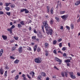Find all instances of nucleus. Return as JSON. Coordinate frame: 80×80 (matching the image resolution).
<instances>
[{"label": "nucleus", "mask_w": 80, "mask_h": 80, "mask_svg": "<svg viewBox=\"0 0 80 80\" xmlns=\"http://www.w3.org/2000/svg\"><path fill=\"white\" fill-rule=\"evenodd\" d=\"M43 25H42L41 27L43 30V33H45V31L44 30V27H45L46 31V33L48 35L50 34L51 35H52V33H53V30L52 29H50V27L48 28V22L47 21H46L45 22H43Z\"/></svg>", "instance_id": "1"}, {"label": "nucleus", "mask_w": 80, "mask_h": 80, "mask_svg": "<svg viewBox=\"0 0 80 80\" xmlns=\"http://www.w3.org/2000/svg\"><path fill=\"white\" fill-rule=\"evenodd\" d=\"M34 61L37 63H40L42 62V60H40L38 58H36L34 59Z\"/></svg>", "instance_id": "2"}, {"label": "nucleus", "mask_w": 80, "mask_h": 80, "mask_svg": "<svg viewBox=\"0 0 80 80\" xmlns=\"http://www.w3.org/2000/svg\"><path fill=\"white\" fill-rule=\"evenodd\" d=\"M55 59L57 62H59L58 63L59 65H60L61 63H62V60L61 59H60L57 57H55Z\"/></svg>", "instance_id": "3"}, {"label": "nucleus", "mask_w": 80, "mask_h": 80, "mask_svg": "<svg viewBox=\"0 0 80 80\" xmlns=\"http://www.w3.org/2000/svg\"><path fill=\"white\" fill-rule=\"evenodd\" d=\"M69 58H70V59H67L65 61V62L66 63H69V62H71L70 60H72V58L71 57H69Z\"/></svg>", "instance_id": "4"}, {"label": "nucleus", "mask_w": 80, "mask_h": 80, "mask_svg": "<svg viewBox=\"0 0 80 80\" xmlns=\"http://www.w3.org/2000/svg\"><path fill=\"white\" fill-rule=\"evenodd\" d=\"M30 75H32V78H33L35 77V72H30Z\"/></svg>", "instance_id": "5"}, {"label": "nucleus", "mask_w": 80, "mask_h": 80, "mask_svg": "<svg viewBox=\"0 0 80 80\" xmlns=\"http://www.w3.org/2000/svg\"><path fill=\"white\" fill-rule=\"evenodd\" d=\"M42 76L39 75L38 76L37 78L38 80H42Z\"/></svg>", "instance_id": "6"}, {"label": "nucleus", "mask_w": 80, "mask_h": 80, "mask_svg": "<svg viewBox=\"0 0 80 80\" xmlns=\"http://www.w3.org/2000/svg\"><path fill=\"white\" fill-rule=\"evenodd\" d=\"M23 49L22 47H20L19 48H18V51L20 52V53H22V50Z\"/></svg>", "instance_id": "7"}, {"label": "nucleus", "mask_w": 80, "mask_h": 80, "mask_svg": "<svg viewBox=\"0 0 80 80\" xmlns=\"http://www.w3.org/2000/svg\"><path fill=\"white\" fill-rule=\"evenodd\" d=\"M22 77H23V78L24 80H27V79L25 77V74H23L22 76Z\"/></svg>", "instance_id": "8"}, {"label": "nucleus", "mask_w": 80, "mask_h": 80, "mask_svg": "<svg viewBox=\"0 0 80 80\" xmlns=\"http://www.w3.org/2000/svg\"><path fill=\"white\" fill-rule=\"evenodd\" d=\"M2 37L3 38V40H7V37L6 36L2 35Z\"/></svg>", "instance_id": "9"}, {"label": "nucleus", "mask_w": 80, "mask_h": 80, "mask_svg": "<svg viewBox=\"0 0 80 80\" xmlns=\"http://www.w3.org/2000/svg\"><path fill=\"white\" fill-rule=\"evenodd\" d=\"M3 72H4L3 70L1 68L0 69V73L1 74V75H3Z\"/></svg>", "instance_id": "10"}, {"label": "nucleus", "mask_w": 80, "mask_h": 80, "mask_svg": "<svg viewBox=\"0 0 80 80\" xmlns=\"http://www.w3.org/2000/svg\"><path fill=\"white\" fill-rule=\"evenodd\" d=\"M80 4V0L79 1H77V2L75 3V5L77 6Z\"/></svg>", "instance_id": "11"}, {"label": "nucleus", "mask_w": 80, "mask_h": 80, "mask_svg": "<svg viewBox=\"0 0 80 80\" xmlns=\"http://www.w3.org/2000/svg\"><path fill=\"white\" fill-rule=\"evenodd\" d=\"M53 22H54V21L53 19H52L51 20L50 22V23L51 25H53Z\"/></svg>", "instance_id": "12"}, {"label": "nucleus", "mask_w": 80, "mask_h": 80, "mask_svg": "<svg viewBox=\"0 0 80 80\" xmlns=\"http://www.w3.org/2000/svg\"><path fill=\"white\" fill-rule=\"evenodd\" d=\"M7 31L8 32H10V33H12V29L11 28H8Z\"/></svg>", "instance_id": "13"}, {"label": "nucleus", "mask_w": 80, "mask_h": 80, "mask_svg": "<svg viewBox=\"0 0 80 80\" xmlns=\"http://www.w3.org/2000/svg\"><path fill=\"white\" fill-rule=\"evenodd\" d=\"M20 62V60H18V59H16L14 62V63H18V62Z\"/></svg>", "instance_id": "14"}, {"label": "nucleus", "mask_w": 80, "mask_h": 80, "mask_svg": "<svg viewBox=\"0 0 80 80\" xmlns=\"http://www.w3.org/2000/svg\"><path fill=\"white\" fill-rule=\"evenodd\" d=\"M37 45H35L34 48V52H35L37 50Z\"/></svg>", "instance_id": "15"}, {"label": "nucleus", "mask_w": 80, "mask_h": 80, "mask_svg": "<svg viewBox=\"0 0 80 80\" xmlns=\"http://www.w3.org/2000/svg\"><path fill=\"white\" fill-rule=\"evenodd\" d=\"M47 8L48 9L47 13H48L50 12V10L49 9H50V8H49V7L48 6H47Z\"/></svg>", "instance_id": "16"}, {"label": "nucleus", "mask_w": 80, "mask_h": 80, "mask_svg": "<svg viewBox=\"0 0 80 80\" xmlns=\"http://www.w3.org/2000/svg\"><path fill=\"white\" fill-rule=\"evenodd\" d=\"M24 21H22L20 22V24L22 25H25V23Z\"/></svg>", "instance_id": "17"}, {"label": "nucleus", "mask_w": 80, "mask_h": 80, "mask_svg": "<svg viewBox=\"0 0 80 80\" xmlns=\"http://www.w3.org/2000/svg\"><path fill=\"white\" fill-rule=\"evenodd\" d=\"M16 49V47H13L12 49V51H14V50H15Z\"/></svg>", "instance_id": "18"}, {"label": "nucleus", "mask_w": 80, "mask_h": 80, "mask_svg": "<svg viewBox=\"0 0 80 80\" xmlns=\"http://www.w3.org/2000/svg\"><path fill=\"white\" fill-rule=\"evenodd\" d=\"M70 77L72 78L73 79H75V78H76V77H75V76H74L73 75H71Z\"/></svg>", "instance_id": "19"}, {"label": "nucleus", "mask_w": 80, "mask_h": 80, "mask_svg": "<svg viewBox=\"0 0 80 80\" xmlns=\"http://www.w3.org/2000/svg\"><path fill=\"white\" fill-rule=\"evenodd\" d=\"M7 11H9L10 10V8L9 7H7L5 8Z\"/></svg>", "instance_id": "20"}, {"label": "nucleus", "mask_w": 80, "mask_h": 80, "mask_svg": "<svg viewBox=\"0 0 80 80\" xmlns=\"http://www.w3.org/2000/svg\"><path fill=\"white\" fill-rule=\"evenodd\" d=\"M45 48H47V47H48V43L46 42L45 43Z\"/></svg>", "instance_id": "21"}, {"label": "nucleus", "mask_w": 80, "mask_h": 80, "mask_svg": "<svg viewBox=\"0 0 80 80\" xmlns=\"http://www.w3.org/2000/svg\"><path fill=\"white\" fill-rule=\"evenodd\" d=\"M55 18L57 22H60V19H59V18L57 17H56Z\"/></svg>", "instance_id": "22"}, {"label": "nucleus", "mask_w": 80, "mask_h": 80, "mask_svg": "<svg viewBox=\"0 0 80 80\" xmlns=\"http://www.w3.org/2000/svg\"><path fill=\"white\" fill-rule=\"evenodd\" d=\"M19 77V76H18V75H17L16 77H15V80H18V79Z\"/></svg>", "instance_id": "23"}, {"label": "nucleus", "mask_w": 80, "mask_h": 80, "mask_svg": "<svg viewBox=\"0 0 80 80\" xmlns=\"http://www.w3.org/2000/svg\"><path fill=\"white\" fill-rule=\"evenodd\" d=\"M64 75L66 77H68V73H67V72H66L65 71L64 72Z\"/></svg>", "instance_id": "24"}, {"label": "nucleus", "mask_w": 80, "mask_h": 80, "mask_svg": "<svg viewBox=\"0 0 80 80\" xmlns=\"http://www.w3.org/2000/svg\"><path fill=\"white\" fill-rule=\"evenodd\" d=\"M38 36L39 38H42V35L38 34Z\"/></svg>", "instance_id": "25"}, {"label": "nucleus", "mask_w": 80, "mask_h": 80, "mask_svg": "<svg viewBox=\"0 0 80 80\" xmlns=\"http://www.w3.org/2000/svg\"><path fill=\"white\" fill-rule=\"evenodd\" d=\"M59 2H60V1H58L57 2V5L56 7V8H57V9L58 8V5L59 4Z\"/></svg>", "instance_id": "26"}, {"label": "nucleus", "mask_w": 80, "mask_h": 80, "mask_svg": "<svg viewBox=\"0 0 80 80\" xmlns=\"http://www.w3.org/2000/svg\"><path fill=\"white\" fill-rule=\"evenodd\" d=\"M27 10V9H22L21 10V12H24V11H25V10Z\"/></svg>", "instance_id": "27"}, {"label": "nucleus", "mask_w": 80, "mask_h": 80, "mask_svg": "<svg viewBox=\"0 0 80 80\" xmlns=\"http://www.w3.org/2000/svg\"><path fill=\"white\" fill-rule=\"evenodd\" d=\"M32 39L35 40H36V36H33L32 38Z\"/></svg>", "instance_id": "28"}, {"label": "nucleus", "mask_w": 80, "mask_h": 80, "mask_svg": "<svg viewBox=\"0 0 80 80\" xmlns=\"http://www.w3.org/2000/svg\"><path fill=\"white\" fill-rule=\"evenodd\" d=\"M57 40H54L53 42V43L54 45H55L57 43Z\"/></svg>", "instance_id": "29"}, {"label": "nucleus", "mask_w": 80, "mask_h": 80, "mask_svg": "<svg viewBox=\"0 0 80 80\" xmlns=\"http://www.w3.org/2000/svg\"><path fill=\"white\" fill-rule=\"evenodd\" d=\"M25 13H29V11L28 10H27V9L26 10H25Z\"/></svg>", "instance_id": "30"}, {"label": "nucleus", "mask_w": 80, "mask_h": 80, "mask_svg": "<svg viewBox=\"0 0 80 80\" xmlns=\"http://www.w3.org/2000/svg\"><path fill=\"white\" fill-rule=\"evenodd\" d=\"M41 50V49H40L39 48H37V52H39Z\"/></svg>", "instance_id": "31"}, {"label": "nucleus", "mask_w": 80, "mask_h": 80, "mask_svg": "<svg viewBox=\"0 0 80 80\" xmlns=\"http://www.w3.org/2000/svg\"><path fill=\"white\" fill-rule=\"evenodd\" d=\"M69 74L70 75V77H71V75H73V72H69Z\"/></svg>", "instance_id": "32"}, {"label": "nucleus", "mask_w": 80, "mask_h": 80, "mask_svg": "<svg viewBox=\"0 0 80 80\" xmlns=\"http://www.w3.org/2000/svg\"><path fill=\"white\" fill-rule=\"evenodd\" d=\"M14 38L15 39V40H18V37H15L14 36Z\"/></svg>", "instance_id": "33"}, {"label": "nucleus", "mask_w": 80, "mask_h": 80, "mask_svg": "<svg viewBox=\"0 0 80 80\" xmlns=\"http://www.w3.org/2000/svg\"><path fill=\"white\" fill-rule=\"evenodd\" d=\"M43 74L42 75V76H43V77H45L46 76V74L45 72H42L41 73V74Z\"/></svg>", "instance_id": "34"}, {"label": "nucleus", "mask_w": 80, "mask_h": 80, "mask_svg": "<svg viewBox=\"0 0 80 80\" xmlns=\"http://www.w3.org/2000/svg\"><path fill=\"white\" fill-rule=\"evenodd\" d=\"M18 28H20V27H22V25L20 24H18Z\"/></svg>", "instance_id": "35"}, {"label": "nucleus", "mask_w": 80, "mask_h": 80, "mask_svg": "<svg viewBox=\"0 0 80 80\" xmlns=\"http://www.w3.org/2000/svg\"><path fill=\"white\" fill-rule=\"evenodd\" d=\"M11 7H12V8H13L15 7V5L12 4L11 6Z\"/></svg>", "instance_id": "36"}, {"label": "nucleus", "mask_w": 80, "mask_h": 80, "mask_svg": "<svg viewBox=\"0 0 80 80\" xmlns=\"http://www.w3.org/2000/svg\"><path fill=\"white\" fill-rule=\"evenodd\" d=\"M6 14L8 16H10V12H7Z\"/></svg>", "instance_id": "37"}, {"label": "nucleus", "mask_w": 80, "mask_h": 80, "mask_svg": "<svg viewBox=\"0 0 80 80\" xmlns=\"http://www.w3.org/2000/svg\"><path fill=\"white\" fill-rule=\"evenodd\" d=\"M71 29H73V28H74V26L73 25H71Z\"/></svg>", "instance_id": "38"}, {"label": "nucleus", "mask_w": 80, "mask_h": 80, "mask_svg": "<svg viewBox=\"0 0 80 80\" xmlns=\"http://www.w3.org/2000/svg\"><path fill=\"white\" fill-rule=\"evenodd\" d=\"M61 18H62V19H66V18H65V15L62 16Z\"/></svg>", "instance_id": "39"}, {"label": "nucleus", "mask_w": 80, "mask_h": 80, "mask_svg": "<svg viewBox=\"0 0 80 80\" xmlns=\"http://www.w3.org/2000/svg\"><path fill=\"white\" fill-rule=\"evenodd\" d=\"M45 55L46 56H48V51H46V53L45 54Z\"/></svg>", "instance_id": "40"}, {"label": "nucleus", "mask_w": 80, "mask_h": 80, "mask_svg": "<svg viewBox=\"0 0 80 80\" xmlns=\"http://www.w3.org/2000/svg\"><path fill=\"white\" fill-rule=\"evenodd\" d=\"M62 50H63V51H65V50H66V48H65V47H63L62 48Z\"/></svg>", "instance_id": "41"}, {"label": "nucleus", "mask_w": 80, "mask_h": 80, "mask_svg": "<svg viewBox=\"0 0 80 80\" xmlns=\"http://www.w3.org/2000/svg\"><path fill=\"white\" fill-rule=\"evenodd\" d=\"M15 28V25H12V27L11 28L12 30L13 28Z\"/></svg>", "instance_id": "42"}, {"label": "nucleus", "mask_w": 80, "mask_h": 80, "mask_svg": "<svg viewBox=\"0 0 80 80\" xmlns=\"http://www.w3.org/2000/svg\"><path fill=\"white\" fill-rule=\"evenodd\" d=\"M62 41V39L60 38L58 40V42H61Z\"/></svg>", "instance_id": "43"}, {"label": "nucleus", "mask_w": 80, "mask_h": 80, "mask_svg": "<svg viewBox=\"0 0 80 80\" xmlns=\"http://www.w3.org/2000/svg\"><path fill=\"white\" fill-rule=\"evenodd\" d=\"M4 74H5V76H6V77L7 76V71H6L5 72V73Z\"/></svg>", "instance_id": "44"}, {"label": "nucleus", "mask_w": 80, "mask_h": 80, "mask_svg": "<svg viewBox=\"0 0 80 80\" xmlns=\"http://www.w3.org/2000/svg\"><path fill=\"white\" fill-rule=\"evenodd\" d=\"M59 47H62V43H60L59 44Z\"/></svg>", "instance_id": "45"}, {"label": "nucleus", "mask_w": 80, "mask_h": 80, "mask_svg": "<svg viewBox=\"0 0 80 80\" xmlns=\"http://www.w3.org/2000/svg\"><path fill=\"white\" fill-rule=\"evenodd\" d=\"M0 53H3V49H1L0 51Z\"/></svg>", "instance_id": "46"}, {"label": "nucleus", "mask_w": 80, "mask_h": 80, "mask_svg": "<svg viewBox=\"0 0 80 80\" xmlns=\"http://www.w3.org/2000/svg\"><path fill=\"white\" fill-rule=\"evenodd\" d=\"M53 53L55 54H57V51L56 50H54L53 51Z\"/></svg>", "instance_id": "47"}, {"label": "nucleus", "mask_w": 80, "mask_h": 80, "mask_svg": "<svg viewBox=\"0 0 80 80\" xmlns=\"http://www.w3.org/2000/svg\"><path fill=\"white\" fill-rule=\"evenodd\" d=\"M66 27L68 29V30H70V27H68L67 26H66Z\"/></svg>", "instance_id": "48"}, {"label": "nucleus", "mask_w": 80, "mask_h": 80, "mask_svg": "<svg viewBox=\"0 0 80 80\" xmlns=\"http://www.w3.org/2000/svg\"><path fill=\"white\" fill-rule=\"evenodd\" d=\"M61 75L63 77H65V75H64V73L63 72H62L61 73Z\"/></svg>", "instance_id": "49"}, {"label": "nucleus", "mask_w": 80, "mask_h": 80, "mask_svg": "<svg viewBox=\"0 0 80 80\" xmlns=\"http://www.w3.org/2000/svg\"><path fill=\"white\" fill-rule=\"evenodd\" d=\"M65 11H64L61 12L60 13H61V14H63V13H65Z\"/></svg>", "instance_id": "50"}, {"label": "nucleus", "mask_w": 80, "mask_h": 80, "mask_svg": "<svg viewBox=\"0 0 80 80\" xmlns=\"http://www.w3.org/2000/svg\"><path fill=\"white\" fill-rule=\"evenodd\" d=\"M67 65L68 67H69V66H70V63H69V62H68L67 63Z\"/></svg>", "instance_id": "51"}, {"label": "nucleus", "mask_w": 80, "mask_h": 80, "mask_svg": "<svg viewBox=\"0 0 80 80\" xmlns=\"http://www.w3.org/2000/svg\"><path fill=\"white\" fill-rule=\"evenodd\" d=\"M3 11H0V15H3Z\"/></svg>", "instance_id": "52"}, {"label": "nucleus", "mask_w": 80, "mask_h": 80, "mask_svg": "<svg viewBox=\"0 0 80 80\" xmlns=\"http://www.w3.org/2000/svg\"><path fill=\"white\" fill-rule=\"evenodd\" d=\"M6 7H8V6H9V4H8V3H6L5 4Z\"/></svg>", "instance_id": "53"}, {"label": "nucleus", "mask_w": 80, "mask_h": 80, "mask_svg": "<svg viewBox=\"0 0 80 80\" xmlns=\"http://www.w3.org/2000/svg\"><path fill=\"white\" fill-rule=\"evenodd\" d=\"M63 57H67V54L65 53H64L63 55Z\"/></svg>", "instance_id": "54"}, {"label": "nucleus", "mask_w": 80, "mask_h": 80, "mask_svg": "<svg viewBox=\"0 0 80 80\" xmlns=\"http://www.w3.org/2000/svg\"><path fill=\"white\" fill-rule=\"evenodd\" d=\"M27 76L28 77V78H29V79H30L31 78V77L29 76V75L28 74H27Z\"/></svg>", "instance_id": "55"}, {"label": "nucleus", "mask_w": 80, "mask_h": 80, "mask_svg": "<svg viewBox=\"0 0 80 80\" xmlns=\"http://www.w3.org/2000/svg\"><path fill=\"white\" fill-rule=\"evenodd\" d=\"M10 58L11 59H15V58L13 57V56H10Z\"/></svg>", "instance_id": "56"}, {"label": "nucleus", "mask_w": 80, "mask_h": 80, "mask_svg": "<svg viewBox=\"0 0 80 80\" xmlns=\"http://www.w3.org/2000/svg\"><path fill=\"white\" fill-rule=\"evenodd\" d=\"M34 32L35 33H37V31H36V30H34Z\"/></svg>", "instance_id": "57"}, {"label": "nucleus", "mask_w": 80, "mask_h": 80, "mask_svg": "<svg viewBox=\"0 0 80 80\" xmlns=\"http://www.w3.org/2000/svg\"><path fill=\"white\" fill-rule=\"evenodd\" d=\"M60 29H62V30H63V26H61Z\"/></svg>", "instance_id": "58"}, {"label": "nucleus", "mask_w": 80, "mask_h": 80, "mask_svg": "<svg viewBox=\"0 0 80 80\" xmlns=\"http://www.w3.org/2000/svg\"><path fill=\"white\" fill-rule=\"evenodd\" d=\"M28 50H29V51H31L32 50V48H27Z\"/></svg>", "instance_id": "59"}, {"label": "nucleus", "mask_w": 80, "mask_h": 80, "mask_svg": "<svg viewBox=\"0 0 80 80\" xmlns=\"http://www.w3.org/2000/svg\"><path fill=\"white\" fill-rule=\"evenodd\" d=\"M15 71H16V70H14L13 71L12 70V71H11V72H12V73H13L14 72H15Z\"/></svg>", "instance_id": "60"}, {"label": "nucleus", "mask_w": 80, "mask_h": 80, "mask_svg": "<svg viewBox=\"0 0 80 80\" xmlns=\"http://www.w3.org/2000/svg\"><path fill=\"white\" fill-rule=\"evenodd\" d=\"M77 75L78 76H79V77H80V73L79 72H78L77 73Z\"/></svg>", "instance_id": "61"}, {"label": "nucleus", "mask_w": 80, "mask_h": 80, "mask_svg": "<svg viewBox=\"0 0 80 80\" xmlns=\"http://www.w3.org/2000/svg\"><path fill=\"white\" fill-rule=\"evenodd\" d=\"M54 68H55L57 70H59L58 69V68H57V67L56 66H54Z\"/></svg>", "instance_id": "62"}, {"label": "nucleus", "mask_w": 80, "mask_h": 80, "mask_svg": "<svg viewBox=\"0 0 80 80\" xmlns=\"http://www.w3.org/2000/svg\"><path fill=\"white\" fill-rule=\"evenodd\" d=\"M52 78H57V77H55V76H53L52 77Z\"/></svg>", "instance_id": "63"}, {"label": "nucleus", "mask_w": 80, "mask_h": 80, "mask_svg": "<svg viewBox=\"0 0 80 80\" xmlns=\"http://www.w3.org/2000/svg\"><path fill=\"white\" fill-rule=\"evenodd\" d=\"M46 80H49V78L47 77L46 79Z\"/></svg>", "instance_id": "64"}]
</instances>
